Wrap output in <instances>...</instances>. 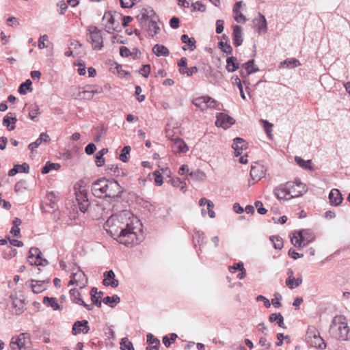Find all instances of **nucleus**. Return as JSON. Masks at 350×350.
I'll use <instances>...</instances> for the list:
<instances>
[{
	"label": "nucleus",
	"mask_w": 350,
	"mask_h": 350,
	"mask_svg": "<svg viewBox=\"0 0 350 350\" xmlns=\"http://www.w3.org/2000/svg\"><path fill=\"white\" fill-rule=\"evenodd\" d=\"M132 214L128 211H122L112 215L105 223L107 232L120 243L126 246L137 244V238L131 221Z\"/></svg>",
	"instance_id": "f257e3e1"
},
{
	"label": "nucleus",
	"mask_w": 350,
	"mask_h": 350,
	"mask_svg": "<svg viewBox=\"0 0 350 350\" xmlns=\"http://www.w3.org/2000/svg\"><path fill=\"white\" fill-rule=\"evenodd\" d=\"M92 191L97 198H116L122 192V189L113 179L100 178L93 183Z\"/></svg>",
	"instance_id": "f03ea898"
},
{
	"label": "nucleus",
	"mask_w": 350,
	"mask_h": 350,
	"mask_svg": "<svg viewBox=\"0 0 350 350\" xmlns=\"http://www.w3.org/2000/svg\"><path fill=\"white\" fill-rule=\"evenodd\" d=\"M307 190L308 188L305 184L300 180H295L280 185L274 189L273 193L280 200H289L301 196Z\"/></svg>",
	"instance_id": "7ed1b4c3"
},
{
	"label": "nucleus",
	"mask_w": 350,
	"mask_h": 350,
	"mask_svg": "<svg viewBox=\"0 0 350 350\" xmlns=\"http://www.w3.org/2000/svg\"><path fill=\"white\" fill-rule=\"evenodd\" d=\"M332 338L342 341L350 340V328L345 317L336 316L333 318L329 329Z\"/></svg>",
	"instance_id": "20e7f679"
},
{
	"label": "nucleus",
	"mask_w": 350,
	"mask_h": 350,
	"mask_svg": "<svg viewBox=\"0 0 350 350\" xmlns=\"http://www.w3.org/2000/svg\"><path fill=\"white\" fill-rule=\"evenodd\" d=\"M306 340L311 347L320 349L326 348V343L320 336L319 332L314 326H310L308 328L306 334Z\"/></svg>",
	"instance_id": "39448f33"
},
{
	"label": "nucleus",
	"mask_w": 350,
	"mask_h": 350,
	"mask_svg": "<svg viewBox=\"0 0 350 350\" xmlns=\"http://www.w3.org/2000/svg\"><path fill=\"white\" fill-rule=\"evenodd\" d=\"M76 200L79 210L82 213H85L88 210L90 203L88 200V192L85 186L77 185L75 187Z\"/></svg>",
	"instance_id": "423d86ee"
},
{
	"label": "nucleus",
	"mask_w": 350,
	"mask_h": 350,
	"mask_svg": "<svg viewBox=\"0 0 350 350\" xmlns=\"http://www.w3.org/2000/svg\"><path fill=\"white\" fill-rule=\"evenodd\" d=\"M88 41L91 43L94 50H100L103 45V36L100 31L95 26H89L88 27Z\"/></svg>",
	"instance_id": "0eeeda50"
},
{
	"label": "nucleus",
	"mask_w": 350,
	"mask_h": 350,
	"mask_svg": "<svg viewBox=\"0 0 350 350\" xmlns=\"http://www.w3.org/2000/svg\"><path fill=\"white\" fill-rule=\"evenodd\" d=\"M42 252L37 247H31L29 252L28 262L31 265L44 266L47 265V260L41 257Z\"/></svg>",
	"instance_id": "6e6552de"
},
{
	"label": "nucleus",
	"mask_w": 350,
	"mask_h": 350,
	"mask_svg": "<svg viewBox=\"0 0 350 350\" xmlns=\"http://www.w3.org/2000/svg\"><path fill=\"white\" fill-rule=\"evenodd\" d=\"M193 104L200 108L201 110H204L208 108H216L217 106V101L209 96H200L193 100Z\"/></svg>",
	"instance_id": "1a4fd4ad"
},
{
	"label": "nucleus",
	"mask_w": 350,
	"mask_h": 350,
	"mask_svg": "<svg viewBox=\"0 0 350 350\" xmlns=\"http://www.w3.org/2000/svg\"><path fill=\"white\" fill-rule=\"evenodd\" d=\"M70 278L68 284H78L79 283L84 284L88 282L84 272L77 265H74L72 267Z\"/></svg>",
	"instance_id": "9d476101"
},
{
	"label": "nucleus",
	"mask_w": 350,
	"mask_h": 350,
	"mask_svg": "<svg viewBox=\"0 0 350 350\" xmlns=\"http://www.w3.org/2000/svg\"><path fill=\"white\" fill-rule=\"evenodd\" d=\"M157 16L151 8H142L137 16V19L142 26H146L147 23Z\"/></svg>",
	"instance_id": "9b49d317"
},
{
	"label": "nucleus",
	"mask_w": 350,
	"mask_h": 350,
	"mask_svg": "<svg viewBox=\"0 0 350 350\" xmlns=\"http://www.w3.org/2000/svg\"><path fill=\"white\" fill-rule=\"evenodd\" d=\"M10 298L12 301V313L18 315L23 312L25 302L23 296L20 295L19 297L16 294L12 293Z\"/></svg>",
	"instance_id": "f8f14e48"
},
{
	"label": "nucleus",
	"mask_w": 350,
	"mask_h": 350,
	"mask_svg": "<svg viewBox=\"0 0 350 350\" xmlns=\"http://www.w3.org/2000/svg\"><path fill=\"white\" fill-rule=\"evenodd\" d=\"M29 339L27 333H22L18 336H14L10 341V347L12 350H22L25 349V340Z\"/></svg>",
	"instance_id": "ddd939ff"
},
{
	"label": "nucleus",
	"mask_w": 350,
	"mask_h": 350,
	"mask_svg": "<svg viewBox=\"0 0 350 350\" xmlns=\"http://www.w3.org/2000/svg\"><path fill=\"white\" fill-rule=\"evenodd\" d=\"M217 120L215 122V124L217 126H220L226 129L229 128L231 125L234 124L235 120L233 118L229 116L228 115L224 113H219L216 116Z\"/></svg>",
	"instance_id": "4468645a"
},
{
	"label": "nucleus",
	"mask_w": 350,
	"mask_h": 350,
	"mask_svg": "<svg viewBox=\"0 0 350 350\" xmlns=\"http://www.w3.org/2000/svg\"><path fill=\"white\" fill-rule=\"evenodd\" d=\"M172 150L174 154L185 153L189 148L184 140L178 137H176L171 144Z\"/></svg>",
	"instance_id": "2eb2a0df"
},
{
	"label": "nucleus",
	"mask_w": 350,
	"mask_h": 350,
	"mask_svg": "<svg viewBox=\"0 0 350 350\" xmlns=\"http://www.w3.org/2000/svg\"><path fill=\"white\" fill-rule=\"evenodd\" d=\"M265 171L264 165L256 163L251 166L250 176L253 180L258 181L265 176Z\"/></svg>",
	"instance_id": "dca6fc26"
},
{
	"label": "nucleus",
	"mask_w": 350,
	"mask_h": 350,
	"mask_svg": "<svg viewBox=\"0 0 350 350\" xmlns=\"http://www.w3.org/2000/svg\"><path fill=\"white\" fill-rule=\"evenodd\" d=\"M90 328L87 320L77 321L74 323L72 328V334L77 335L81 333L88 334Z\"/></svg>",
	"instance_id": "f3484780"
},
{
	"label": "nucleus",
	"mask_w": 350,
	"mask_h": 350,
	"mask_svg": "<svg viewBox=\"0 0 350 350\" xmlns=\"http://www.w3.org/2000/svg\"><path fill=\"white\" fill-rule=\"evenodd\" d=\"M304 230L294 232L291 237V241L292 244L298 247H301L310 243V241H306L305 237L304 236Z\"/></svg>",
	"instance_id": "a211bd4d"
},
{
	"label": "nucleus",
	"mask_w": 350,
	"mask_h": 350,
	"mask_svg": "<svg viewBox=\"0 0 350 350\" xmlns=\"http://www.w3.org/2000/svg\"><path fill=\"white\" fill-rule=\"evenodd\" d=\"M102 21L106 31L109 33L115 30L117 27L115 25V18L110 12L105 13Z\"/></svg>",
	"instance_id": "6ab92c4d"
},
{
	"label": "nucleus",
	"mask_w": 350,
	"mask_h": 350,
	"mask_svg": "<svg viewBox=\"0 0 350 350\" xmlns=\"http://www.w3.org/2000/svg\"><path fill=\"white\" fill-rule=\"evenodd\" d=\"M70 298L72 301L77 304L84 306L87 310H91L93 308L92 305L85 304L83 300L80 297V293L77 288H73L70 291Z\"/></svg>",
	"instance_id": "aec40b11"
},
{
	"label": "nucleus",
	"mask_w": 350,
	"mask_h": 350,
	"mask_svg": "<svg viewBox=\"0 0 350 350\" xmlns=\"http://www.w3.org/2000/svg\"><path fill=\"white\" fill-rule=\"evenodd\" d=\"M158 21V16H156L155 18H153L150 21L148 22L147 25L145 26L148 34L151 37H154L160 31V28L157 24Z\"/></svg>",
	"instance_id": "412c9836"
},
{
	"label": "nucleus",
	"mask_w": 350,
	"mask_h": 350,
	"mask_svg": "<svg viewBox=\"0 0 350 350\" xmlns=\"http://www.w3.org/2000/svg\"><path fill=\"white\" fill-rule=\"evenodd\" d=\"M342 199V194L338 189H333L331 190L329 194V200L332 204L338 206L341 204Z\"/></svg>",
	"instance_id": "4be33fe9"
},
{
	"label": "nucleus",
	"mask_w": 350,
	"mask_h": 350,
	"mask_svg": "<svg viewBox=\"0 0 350 350\" xmlns=\"http://www.w3.org/2000/svg\"><path fill=\"white\" fill-rule=\"evenodd\" d=\"M90 295L92 303L98 307H100L103 301L102 297L103 293L101 291H98L96 287H93L90 291Z\"/></svg>",
	"instance_id": "5701e85b"
},
{
	"label": "nucleus",
	"mask_w": 350,
	"mask_h": 350,
	"mask_svg": "<svg viewBox=\"0 0 350 350\" xmlns=\"http://www.w3.org/2000/svg\"><path fill=\"white\" fill-rule=\"evenodd\" d=\"M229 271L231 273H235L239 271L240 273H239L237 275L239 279L241 280L245 277V270L242 262L234 263L232 266H230Z\"/></svg>",
	"instance_id": "b1692460"
},
{
	"label": "nucleus",
	"mask_w": 350,
	"mask_h": 350,
	"mask_svg": "<svg viewBox=\"0 0 350 350\" xmlns=\"http://www.w3.org/2000/svg\"><path fill=\"white\" fill-rule=\"evenodd\" d=\"M241 3L242 1H238L234 4L233 8L234 18L239 23H243L246 21L245 16L240 12Z\"/></svg>",
	"instance_id": "393cba45"
},
{
	"label": "nucleus",
	"mask_w": 350,
	"mask_h": 350,
	"mask_svg": "<svg viewBox=\"0 0 350 350\" xmlns=\"http://www.w3.org/2000/svg\"><path fill=\"white\" fill-rule=\"evenodd\" d=\"M232 147L234 150L235 156L238 157L241 154V150L246 148V144L242 138L237 137L233 140Z\"/></svg>",
	"instance_id": "a878e982"
},
{
	"label": "nucleus",
	"mask_w": 350,
	"mask_h": 350,
	"mask_svg": "<svg viewBox=\"0 0 350 350\" xmlns=\"http://www.w3.org/2000/svg\"><path fill=\"white\" fill-rule=\"evenodd\" d=\"M233 42L236 46H239L243 43L242 29L239 25L233 27Z\"/></svg>",
	"instance_id": "bb28decb"
},
{
	"label": "nucleus",
	"mask_w": 350,
	"mask_h": 350,
	"mask_svg": "<svg viewBox=\"0 0 350 350\" xmlns=\"http://www.w3.org/2000/svg\"><path fill=\"white\" fill-rule=\"evenodd\" d=\"M49 141V136L46 133H42L39 137L36 140V142L31 143L29 145V148L33 151L34 149L37 148L42 143H48Z\"/></svg>",
	"instance_id": "cd10ccee"
},
{
	"label": "nucleus",
	"mask_w": 350,
	"mask_h": 350,
	"mask_svg": "<svg viewBox=\"0 0 350 350\" xmlns=\"http://www.w3.org/2000/svg\"><path fill=\"white\" fill-rule=\"evenodd\" d=\"M29 165L27 163H24L22 165H15L14 167L8 172V175L10 176H13L18 172L29 173Z\"/></svg>",
	"instance_id": "c85d7f7f"
},
{
	"label": "nucleus",
	"mask_w": 350,
	"mask_h": 350,
	"mask_svg": "<svg viewBox=\"0 0 350 350\" xmlns=\"http://www.w3.org/2000/svg\"><path fill=\"white\" fill-rule=\"evenodd\" d=\"M180 39L183 43L187 44L189 46L188 48L186 46H183V50L189 49L192 51L196 49V40L193 38H189L187 35L183 34L181 36Z\"/></svg>",
	"instance_id": "c756f323"
},
{
	"label": "nucleus",
	"mask_w": 350,
	"mask_h": 350,
	"mask_svg": "<svg viewBox=\"0 0 350 350\" xmlns=\"http://www.w3.org/2000/svg\"><path fill=\"white\" fill-rule=\"evenodd\" d=\"M256 26L259 33H265L267 32V21L265 16L259 14V18L257 20Z\"/></svg>",
	"instance_id": "7c9ffc66"
},
{
	"label": "nucleus",
	"mask_w": 350,
	"mask_h": 350,
	"mask_svg": "<svg viewBox=\"0 0 350 350\" xmlns=\"http://www.w3.org/2000/svg\"><path fill=\"white\" fill-rule=\"evenodd\" d=\"M103 284H118V281L115 279V273L112 270L104 273Z\"/></svg>",
	"instance_id": "2f4dec72"
},
{
	"label": "nucleus",
	"mask_w": 350,
	"mask_h": 350,
	"mask_svg": "<svg viewBox=\"0 0 350 350\" xmlns=\"http://www.w3.org/2000/svg\"><path fill=\"white\" fill-rule=\"evenodd\" d=\"M239 68V63L237 62V58L232 56L226 60V70L229 72H233Z\"/></svg>",
	"instance_id": "473e14b6"
},
{
	"label": "nucleus",
	"mask_w": 350,
	"mask_h": 350,
	"mask_svg": "<svg viewBox=\"0 0 350 350\" xmlns=\"http://www.w3.org/2000/svg\"><path fill=\"white\" fill-rule=\"evenodd\" d=\"M120 298L117 295L113 296H107L103 299V303L109 306L111 308H115L116 305L120 303Z\"/></svg>",
	"instance_id": "72a5a7b5"
},
{
	"label": "nucleus",
	"mask_w": 350,
	"mask_h": 350,
	"mask_svg": "<svg viewBox=\"0 0 350 350\" xmlns=\"http://www.w3.org/2000/svg\"><path fill=\"white\" fill-rule=\"evenodd\" d=\"M153 53L158 57L159 56H168L170 54L169 50L163 45L155 44L152 48Z\"/></svg>",
	"instance_id": "f704fd0d"
},
{
	"label": "nucleus",
	"mask_w": 350,
	"mask_h": 350,
	"mask_svg": "<svg viewBox=\"0 0 350 350\" xmlns=\"http://www.w3.org/2000/svg\"><path fill=\"white\" fill-rule=\"evenodd\" d=\"M242 66L245 69L247 75L256 72L259 70L258 67L254 64V59L249 60L247 62L243 64Z\"/></svg>",
	"instance_id": "c9c22d12"
},
{
	"label": "nucleus",
	"mask_w": 350,
	"mask_h": 350,
	"mask_svg": "<svg viewBox=\"0 0 350 350\" xmlns=\"http://www.w3.org/2000/svg\"><path fill=\"white\" fill-rule=\"evenodd\" d=\"M43 303L51 307L54 310H60L62 306L57 303V300L55 297H44L43 298Z\"/></svg>",
	"instance_id": "e433bc0d"
},
{
	"label": "nucleus",
	"mask_w": 350,
	"mask_h": 350,
	"mask_svg": "<svg viewBox=\"0 0 350 350\" xmlns=\"http://www.w3.org/2000/svg\"><path fill=\"white\" fill-rule=\"evenodd\" d=\"M269 320L270 322H276L279 327L282 328H286L284 318L280 313H272L270 314L269 317Z\"/></svg>",
	"instance_id": "4c0bfd02"
},
{
	"label": "nucleus",
	"mask_w": 350,
	"mask_h": 350,
	"mask_svg": "<svg viewBox=\"0 0 350 350\" xmlns=\"http://www.w3.org/2000/svg\"><path fill=\"white\" fill-rule=\"evenodd\" d=\"M295 161L301 167L306 170H314V167L311 165V160L305 161L300 157L296 156L295 157Z\"/></svg>",
	"instance_id": "58836bf2"
},
{
	"label": "nucleus",
	"mask_w": 350,
	"mask_h": 350,
	"mask_svg": "<svg viewBox=\"0 0 350 350\" xmlns=\"http://www.w3.org/2000/svg\"><path fill=\"white\" fill-rule=\"evenodd\" d=\"M60 167L61 166L59 163L46 162L45 165L42 169V173L46 174H48L52 170H59Z\"/></svg>",
	"instance_id": "ea45409f"
},
{
	"label": "nucleus",
	"mask_w": 350,
	"mask_h": 350,
	"mask_svg": "<svg viewBox=\"0 0 350 350\" xmlns=\"http://www.w3.org/2000/svg\"><path fill=\"white\" fill-rule=\"evenodd\" d=\"M172 185L174 187H178L180 189L185 192L186 190V183L182 181L179 178H174L170 180Z\"/></svg>",
	"instance_id": "a19ab883"
},
{
	"label": "nucleus",
	"mask_w": 350,
	"mask_h": 350,
	"mask_svg": "<svg viewBox=\"0 0 350 350\" xmlns=\"http://www.w3.org/2000/svg\"><path fill=\"white\" fill-rule=\"evenodd\" d=\"M120 345L122 350H135L132 342L126 337L121 339Z\"/></svg>",
	"instance_id": "79ce46f5"
},
{
	"label": "nucleus",
	"mask_w": 350,
	"mask_h": 350,
	"mask_svg": "<svg viewBox=\"0 0 350 350\" xmlns=\"http://www.w3.org/2000/svg\"><path fill=\"white\" fill-rule=\"evenodd\" d=\"M189 176L193 180H199V181L204 180V179L206 176L205 173L200 170L190 172Z\"/></svg>",
	"instance_id": "37998d69"
},
{
	"label": "nucleus",
	"mask_w": 350,
	"mask_h": 350,
	"mask_svg": "<svg viewBox=\"0 0 350 350\" xmlns=\"http://www.w3.org/2000/svg\"><path fill=\"white\" fill-rule=\"evenodd\" d=\"M270 241L273 243L275 249L281 250L283 247V241L279 236H272Z\"/></svg>",
	"instance_id": "c03bdc74"
},
{
	"label": "nucleus",
	"mask_w": 350,
	"mask_h": 350,
	"mask_svg": "<svg viewBox=\"0 0 350 350\" xmlns=\"http://www.w3.org/2000/svg\"><path fill=\"white\" fill-rule=\"evenodd\" d=\"M280 64L281 66L286 65V67L288 68H295L299 66L300 65V63L298 59L291 58L284 60V62H281Z\"/></svg>",
	"instance_id": "a18cd8bd"
},
{
	"label": "nucleus",
	"mask_w": 350,
	"mask_h": 350,
	"mask_svg": "<svg viewBox=\"0 0 350 350\" xmlns=\"http://www.w3.org/2000/svg\"><path fill=\"white\" fill-rule=\"evenodd\" d=\"M32 82L30 79H27L25 83L21 84L18 88V92L21 94H26V91L24 90V88H26L29 92L32 91L31 88Z\"/></svg>",
	"instance_id": "49530a36"
},
{
	"label": "nucleus",
	"mask_w": 350,
	"mask_h": 350,
	"mask_svg": "<svg viewBox=\"0 0 350 350\" xmlns=\"http://www.w3.org/2000/svg\"><path fill=\"white\" fill-rule=\"evenodd\" d=\"M179 71L181 74H186L188 77L193 75V73H196L198 71V68L196 66L191 68H180Z\"/></svg>",
	"instance_id": "de8ad7c7"
},
{
	"label": "nucleus",
	"mask_w": 350,
	"mask_h": 350,
	"mask_svg": "<svg viewBox=\"0 0 350 350\" xmlns=\"http://www.w3.org/2000/svg\"><path fill=\"white\" fill-rule=\"evenodd\" d=\"M260 122L262 124L263 128L269 137L271 135L272 128L273 124L269 122L266 120H260Z\"/></svg>",
	"instance_id": "09e8293b"
},
{
	"label": "nucleus",
	"mask_w": 350,
	"mask_h": 350,
	"mask_svg": "<svg viewBox=\"0 0 350 350\" xmlns=\"http://www.w3.org/2000/svg\"><path fill=\"white\" fill-rule=\"evenodd\" d=\"M131 150V148L130 146H124L122 150V153L120 154V160L124 163L128 161L127 155L129 154Z\"/></svg>",
	"instance_id": "8fccbe9b"
},
{
	"label": "nucleus",
	"mask_w": 350,
	"mask_h": 350,
	"mask_svg": "<svg viewBox=\"0 0 350 350\" xmlns=\"http://www.w3.org/2000/svg\"><path fill=\"white\" fill-rule=\"evenodd\" d=\"M219 46L220 49L226 53L231 54L232 52V46L226 42H224L222 41L219 42Z\"/></svg>",
	"instance_id": "3c124183"
},
{
	"label": "nucleus",
	"mask_w": 350,
	"mask_h": 350,
	"mask_svg": "<svg viewBox=\"0 0 350 350\" xmlns=\"http://www.w3.org/2000/svg\"><path fill=\"white\" fill-rule=\"evenodd\" d=\"M10 115H12V113H9L7 116H5L3 120V125L6 126L9 131H12L14 129L15 126L14 125L10 126L11 120L10 118Z\"/></svg>",
	"instance_id": "603ef678"
},
{
	"label": "nucleus",
	"mask_w": 350,
	"mask_h": 350,
	"mask_svg": "<svg viewBox=\"0 0 350 350\" xmlns=\"http://www.w3.org/2000/svg\"><path fill=\"white\" fill-rule=\"evenodd\" d=\"M303 282L302 278L299 277L297 278H294L291 275H290L286 280L285 284H301Z\"/></svg>",
	"instance_id": "864d4df0"
},
{
	"label": "nucleus",
	"mask_w": 350,
	"mask_h": 350,
	"mask_svg": "<svg viewBox=\"0 0 350 350\" xmlns=\"http://www.w3.org/2000/svg\"><path fill=\"white\" fill-rule=\"evenodd\" d=\"M146 338H147V343H148L149 345L154 344V345H161L160 340L159 339H157V338H155L154 336V335L151 333H149L147 334Z\"/></svg>",
	"instance_id": "5fc2aeb1"
},
{
	"label": "nucleus",
	"mask_w": 350,
	"mask_h": 350,
	"mask_svg": "<svg viewBox=\"0 0 350 350\" xmlns=\"http://www.w3.org/2000/svg\"><path fill=\"white\" fill-rule=\"evenodd\" d=\"M48 38H49L48 36L45 35V34L43 36H41L39 38L38 44L39 49H42L47 47V46L45 44V42L48 40Z\"/></svg>",
	"instance_id": "6e6d98bb"
},
{
	"label": "nucleus",
	"mask_w": 350,
	"mask_h": 350,
	"mask_svg": "<svg viewBox=\"0 0 350 350\" xmlns=\"http://www.w3.org/2000/svg\"><path fill=\"white\" fill-rule=\"evenodd\" d=\"M150 72V65H144L139 70V73L146 78H147L148 77Z\"/></svg>",
	"instance_id": "4d7b16f0"
},
{
	"label": "nucleus",
	"mask_w": 350,
	"mask_h": 350,
	"mask_svg": "<svg viewBox=\"0 0 350 350\" xmlns=\"http://www.w3.org/2000/svg\"><path fill=\"white\" fill-rule=\"evenodd\" d=\"M255 206L257 208L258 213L260 215H264L267 213V209L262 206V203L260 201L255 202Z\"/></svg>",
	"instance_id": "13d9d810"
},
{
	"label": "nucleus",
	"mask_w": 350,
	"mask_h": 350,
	"mask_svg": "<svg viewBox=\"0 0 350 350\" xmlns=\"http://www.w3.org/2000/svg\"><path fill=\"white\" fill-rule=\"evenodd\" d=\"M135 0H120V4L122 8H130L134 5Z\"/></svg>",
	"instance_id": "bf43d9fd"
},
{
	"label": "nucleus",
	"mask_w": 350,
	"mask_h": 350,
	"mask_svg": "<svg viewBox=\"0 0 350 350\" xmlns=\"http://www.w3.org/2000/svg\"><path fill=\"white\" fill-rule=\"evenodd\" d=\"M39 107L38 105L33 106L29 111V116L31 119L33 120L38 114Z\"/></svg>",
	"instance_id": "052dcab7"
},
{
	"label": "nucleus",
	"mask_w": 350,
	"mask_h": 350,
	"mask_svg": "<svg viewBox=\"0 0 350 350\" xmlns=\"http://www.w3.org/2000/svg\"><path fill=\"white\" fill-rule=\"evenodd\" d=\"M96 149V146L94 144L90 143V144H88L87 146L85 147V151L86 154H92L95 152Z\"/></svg>",
	"instance_id": "680f3d73"
},
{
	"label": "nucleus",
	"mask_w": 350,
	"mask_h": 350,
	"mask_svg": "<svg viewBox=\"0 0 350 350\" xmlns=\"http://www.w3.org/2000/svg\"><path fill=\"white\" fill-rule=\"evenodd\" d=\"M224 31V21L218 19L216 21V33H221Z\"/></svg>",
	"instance_id": "e2e57ef3"
},
{
	"label": "nucleus",
	"mask_w": 350,
	"mask_h": 350,
	"mask_svg": "<svg viewBox=\"0 0 350 350\" xmlns=\"http://www.w3.org/2000/svg\"><path fill=\"white\" fill-rule=\"evenodd\" d=\"M213 208H214L213 202H209L208 204L207 205V209H208V215L211 218H214L215 217V213L213 211Z\"/></svg>",
	"instance_id": "0e129e2a"
},
{
	"label": "nucleus",
	"mask_w": 350,
	"mask_h": 350,
	"mask_svg": "<svg viewBox=\"0 0 350 350\" xmlns=\"http://www.w3.org/2000/svg\"><path fill=\"white\" fill-rule=\"evenodd\" d=\"M194 6L195 10H198L200 12H205L206 11V7L200 1H196L195 3L193 4Z\"/></svg>",
	"instance_id": "69168bd1"
},
{
	"label": "nucleus",
	"mask_w": 350,
	"mask_h": 350,
	"mask_svg": "<svg viewBox=\"0 0 350 350\" xmlns=\"http://www.w3.org/2000/svg\"><path fill=\"white\" fill-rule=\"evenodd\" d=\"M256 300L257 301H262V302L264 303V306L267 308L271 306V303H270L269 300L261 295H258L256 297Z\"/></svg>",
	"instance_id": "338daca9"
},
{
	"label": "nucleus",
	"mask_w": 350,
	"mask_h": 350,
	"mask_svg": "<svg viewBox=\"0 0 350 350\" xmlns=\"http://www.w3.org/2000/svg\"><path fill=\"white\" fill-rule=\"evenodd\" d=\"M105 163V159L103 158V156L100 154H98V153L96 154V164L98 167H101Z\"/></svg>",
	"instance_id": "774afa93"
}]
</instances>
